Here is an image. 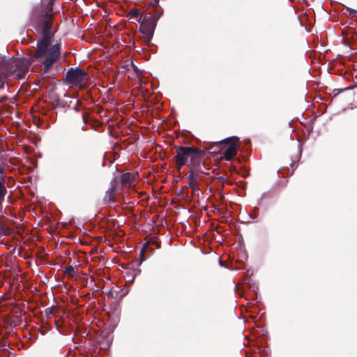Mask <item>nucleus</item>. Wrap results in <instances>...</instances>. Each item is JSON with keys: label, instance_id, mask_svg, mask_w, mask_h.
<instances>
[{"label": "nucleus", "instance_id": "bb28decb", "mask_svg": "<svg viewBox=\"0 0 357 357\" xmlns=\"http://www.w3.org/2000/svg\"><path fill=\"white\" fill-rule=\"evenodd\" d=\"M159 247H160L159 243L158 242V245H157L158 249L159 248Z\"/></svg>", "mask_w": 357, "mask_h": 357}, {"label": "nucleus", "instance_id": "393cba45", "mask_svg": "<svg viewBox=\"0 0 357 357\" xmlns=\"http://www.w3.org/2000/svg\"><path fill=\"white\" fill-rule=\"evenodd\" d=\"M227 178H223V177H220V180L222 181V180H226Z\"/></svg>", "mask_w": 357, "mask_h": 357}, {"label": "nucleus", "instance_id": "39448f33", "mask_svg": "<svg viewBox=\"0 0 357 357\" xmlns=\"http://www.w3.org/2000/svg\"><path fill=\"white\" fill-rule=\"evenodd\" d=\"M258 287L250 280L245 282L241 286L235 287V292L241 296H245L247 299L248 296L250 299L257 300L258 298Z\"/></svg>", "mask_w": 357, "mask_h": 357}, {"label": "nucleus", "instance_id": "f8f14e48", "mask_svg": "<svg viewBox=\"0 0 357 357\" xmlns=\"http://www.w3.org/2000/svg\"><path fill=\"white\" fill-rule=\"evenodd\" d=\"M345 10L346 11L344 13V14L348 13L349 15L351 17H354L356 15L357 10L347 6L345 7Z\"/></svg>", "mask_w": 357, "mask_h": 357}, {"label": "nucleus", "instance_id": "f257e3e1", "mask_svg": "<svg viewBox=\"0 0 357 357\" xmlns=\"http://www.w3.org/2000/svg\"><path fill=\"white\" fill-rule=\"evenodd\" d=\"M176 158L180 167L188 165L190 167L188 184L191 189V196L198 197L202 193L199 185L204 181L205 176L208 174L202 169V166L204 167V164L201 165V151L193 146H180L176 148Z\"/></svg>", "mask_w": 357, "mask_h": 357}, {"label": "nucleus", "instance_id": "2eb2a0df", "mask_svg": "<svg viewBox=\"0 0 357 357\" xmlns=\"http://www.w3.org/2000/svg\"><path fill=\"white\" fill-rule=\"evenodd\" d=\"M298 148V152H299L298 160H300L301 158L302 151H303V145L299 144Z\"/></svg>", "mask_w": 357, "mask_h": 357}, {"label": "nucleus", "instance_id": "4be33fe9", "mask_svg": "<svg viewBox=\"0 0 357 357\" xmlns=\"http://www.w3.org/2000/svg\"><path fill=\"white\" fill-rule=\"evenodd\" d=\"M245 357H252V354L248 351H245Z\"/></svg>", "mask_w": 357, "mask_h": 357}, {"label": "nucleus", "instance_id": "20e7f679", "mask_svg": "<svg viewBox=\"0 0 357 357\" xmlns=\"http://www.w3.org/2000/svg\"><path fill=\"white\" fill-rule=\"evenodd\" d=\"M66 79L72 86L83 89L87 86L89 76L83 70L71 68L66 73Z\"/></svg>", "mask_w": 357, "mask_h": 357}, {"label": "nucleus", "instance_id": "9d476101", "mask_svg": "<svg viewBox=\"0 0 357 357\" xmlns=\"http://www.w3.org/2000/svg\"><path fill=\"white\" fill-rule=\"evenodd\" d=\"M258 212H259V208L255 207L253 208V211L248 213L249 217L254 220H257L258 218Z\"/></svg>", "mask_w": 357, "mask_h": 357}, {"label": "nucleus", "instance_id": "9b49d317", "mask_svg": "<svg viewBox=\"0 0 357 357\" xmlns=\"http://www.w3.org/2000/svg\"><path fill=\"white\" fill-rule=\"evenodd\" d=\"M271 194L268 192H263L261 195V197L260 198L257 200V204L259 205H262V200L264 199H266V198H271Z\"/></svg>", "mask_w": 357, "mask_h": 357}, {"label": "nucleus", "instance_id": "a878e982", "mask_svg": "<svg viewBox=\"0 0 357 357\" xmlns=\"http://www.w3.org/2000/svg\"><path fill=\"white\" fill-rule=\"evenodd\" d=\"M146 247H147V245L144 246L143 250H146Z\"/></svg>", "mask_w": 357, "mask_h": 357}, {"label": "nucleus", "instance_id": "5701e85b", "mask_svg": "<svg viewBox=\"0 0 357 357\" xmlns=\"http://www.w3.org/2000/svg\"><path fill=\"white\" fill-rule=\"evenodd\" d=\"M351 88L349 87H345L344 89H342L341 91H346V90H348V89H350Z\"/></svg>", "mask_w": 357, "mask_h": 357}, {"label": "nucleus", "instance_id": "6e6552de", "mask_svg": "<svg viewBox=\"0 0 357 357\" xmlns=\"http://www.w3.org/2000/svg\"><path fill=\"white\" fill-rule=\"evenodd\" d=\"M139 178V174L135 173L128 172L123 174L121 182L125 187H131L134 185L135 181Z\"/></svg>", "mask_w": 357, "mask_h": 357}, {"label": "nucleus", "instance_id": "7ed1b4c3", "mask_svg": "<svg viewBox=\"0 0 357 357\" xmlns=\"http://www.w3.org/2000/svg\"><path fill=\"white\" fill-rule=\"evenodd\" d=\"M240 139L237 136L226 137L220 142H218L220 147V158L232 162V159L236 156L238 150H242L243 148L238 146Z\"/></svg>", "mask_w": 357, "mask_h": 357}, {"label": "nucleus", "instance_id": "b1692460", "mask_svg": "<svg viewBox=\"0 0 357 357\" xmlns=\"http://www.w3.org/2000/svg\"><path fill=\"white\" fill-rule=\"evenodd\" d=\"M160 197H158V198H157V200H158V205L160 204Z\"/></svg>", "mask_w": 357, "mask_h": 357}, {"label": "nucleus", "instance_id": "a211bd4d", "mask_svg": "<svg viewBox=\"0 0 357 357\" xmlns=\"http://www.w3.org/2000/svg\"><path fill=\"white\" fill-rule=\"evenodd\" d=\"M219 265L221 266V267H226L225 264L220 260V258H219Z\"/></svg>", "mask_w": 357, "mask_h": 357}, {"label": "nucleus", "instance_id": "dca6fc26", "mask_svg": "<svg viewBox=\"0 0 357 357\" xmlns=\"http://www.w3.org/2000/svg\"><path fill=\"white\" fill-rule=\"evenodd\" d=\"M162 14V11L160 10V9L159 8V0H158V20L159 19V17H160V15Z\"/></svg>", "mask_w": 357, "mask_h": 357}, {"label": "nucleus", "instance_id": "c85d7f7f", "mask_svg": "<svg viewBox=\"0 0 357 357\" xmlns=\"http://www.w3.org/2000/svg\"><path fill=\"white\" fill-rule=\"evenodd\" d=\"M356 77L357 78V73H356Z\"/></svg>", "mask_w": 357, "mask_h": 357}, {"label": "nucleus", "instance_id": "412c9836", "mask_svg": "<svg viewBox=\"0 0 357 357\" xmlns=\"http://www.w3.org/2000/svg\"><path fill=\"white\" fill-rule=\"evenodd\" d=\"M255 346H256L259 349H261V347L258 342H255Z\"/></svg>", "mask_w": 357, "mask_h": 357}, {"label": "nucleus", "instance_id": "0eeeda50", "mask_svg": "<svg viewBox=\"0 0 357 357\" xmlns=\"http://www.w3.org/2000/svg\"><path fill=\"white\" fill-rule=\"evenodd\" d=\"M160 95V93L158 91V135H160V130H164L165 128H169L172 126V122L167 117L160 116V108L159 106V97Z\"/></svg>", "mask_w": 357, "mask_h": 357}, {"label": "nucleus", "instance_id": "423d86ee", "mask_svg": "<svg viewBox=\"0 0 357 357\" xmlns=\"http://www.w3.org/2000/svg\"><path fill=\"white\" fill-rule=\"evenodd\" d=\"M156 18L154 16L145 17L140 26V31L149 41L153 36Z\"/></svg>", "mask_w": 357, "mask_h": 357}, {"label": "nucleus", "instance_id": "6ab92c4d", "mask_svg": "<svg viewBox=\"0 0 357 357\" xmlns=\"http://www.w3.org/2000/svg\"><path fill=\"white\" fill-rule=\"evenodd\" d=\"M159 213V211H158V214ZM158 234L160 233V224H159V219L158 218Z\"/></svg>", "mask_w": 357, "mask_h": 357}, {"label": "nucleus", "instance_id": "aec40b11", "mask_svg": "<svg viewBox=\"0 0 357 357\" xmlns=\"http://www.w3.org/2000/svg\"><path fill=\"white\" fill-rule=\"evenodd\" d=\"M291 166L296 169L297 166H295V162L294 160H292L291 163Z\"/></svg>", "mask_w": 357, "mask_h": 357}, {"label": "nucleus", "instance_id": "4468645a", "mask_svg": "<svg viewBox=\"0 0 357 357\" xmlns=\"http://www.w3.org/2000/svg\"><path fill=\"white\" fill-rule=\"evenodd\" d=\"M28 69V67L26 66L24 68V69L23 70V71L20 73H17L16 75L17 77L19 78V79H22V78H24L25 75H26V72Z\"/></svg>", "mask_w": 357, "mask_h": 357}, {"label": "nucleus", "instance_id": "f3484780", "mask_svg": "<svg viewBox=\"0 0 357 357\" xmlns=\"http://www.w3.org/2000/svg\"><path fill=\"white\" fill-rule=\"evenodd\" d=\"M313 130V126H310L309 128H307V131L308 135H310Z\"/></svg>", "mask_w": 357, "mask_h": 357}, {"label": "nucleus", "instance_id": "1a4fd4ad", "mask_svg": "<svg viewBox=\"0 0 357 357\" xmlns=\"http://www.w3.org/2000/svg\"><path fill=\"white\" fill-rule=\"evenodd\" d=\"M7 189L5 179L3 178H0V206L4 201Z\"/></svg>", "mask_w": 357, "mask_h": 357}, {"label": "nucleus", "instance_id": "ddd939ff", "mask_svg": "<svg viewBox=\"0 0 357 357\" xmlns=\"http://www.w3.org/2000/svg\"><path fill=\"white\" fill-rule=\"evenodd\" d=\"M243 143H244V147H243V149L244 150H248L250 149V146H251V142L250 139H244L243 140Z\"/></svg>", "mask_w": 357, "mask_h": 357}, {"label": "nucleus", "instance_id": "f03ea898", "mask_svg": "<svg viewBox=\"0 0 357 357\" xmlns=\"http://www.w3.org/2000/svg\"><path fill=\"white\" fill-rule=\"evenodd\" d=\"M50 22L45 20L43 24V36L38 43L36 54L31 61L43 63L48 69L58 59L60 54L59 45L54 43L50 31Z\"/></svg>", "mask_w": 357, "mask_h": 357}, {"label": "nucleus", "instance_id": "cd10ccee", "mask_svg": "<svg viewBox=\"0 0 357 357\" xmlns=\"http://www.w3.org/2000/svg\"><path fill=\"white\" fill-rule=\"evenodd\" d=\"M157 168H158V170L159 169V165L158 164Z\"/></svg>", "mask_w": 357, "mask_h": 357}]
</instances>
